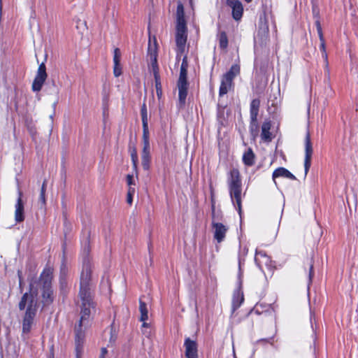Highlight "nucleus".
Here are the masks:
<instances>
[{
	"instance_id": "f257e3e1",
	"label": "nucleus",
	"mask_w": 358,
	"mask_h": 358,
	"mask_svg": "<svg viewBox=\"0 0 358 358\" xmlns=\"http://www.w3.org/2000/svg\"><path fill=\"white\" fill-rule=\"evenodd\" d=\"M90 278V266L88 263H85L80 275V289L79 292L81 301V316L78 325L75 327L76 342H79V340L83 338L82 327L88 324L91 308H94L89 288Z\"/></svg>"
},
{
	"instance_id": "f03ea898",
	"label": "nucleus",
	"mask_w": 358,
	"mask_h": 358,
	"mask_svg": "<svg viewBox=\"0 0 358 358\" xmlns=\"http://www.w3.org/2000/svg\"><path fill=\"white\" fill-rule=\"evenodd\" d=\"M19 308L21 310L26 309L22 320V332L28 334L31 331L38 309L37 294L32 291L25 293L19 303Z\"/></svg>"
},
{
	"instance_id": "7ed1b4c3",
	"label": "nucleus",
	"mask_w": 358,
	"mask_h": 358,
	"mask_svg": "<svg viewBox=\"0 0 358 358\" xmlns=\"http://www.w3.org/2000/svg\"><path fill=\"white\" fill-rule=\"evenodd\" d=\"M227 185L231 202L241 217L242 181L237 169H232L228 173Z\"/></svg>"
},
{
	"instance_id": "20e7f679",
	"label": "nucleus",
	"mask_w": 358,
	"mask_h": 358,
	"mask_svg": "<svg viewBox=\"0 0 358 358\" xmlns=\"http://www.w3.org/2000/svg\"><path fill=\"white\" fill-rule=\"evenodd\" d=\"M184 15V7L182 3H178L176 12L177 22L176 32L177 57L181 55L185 52L187 38V29Z\"/></svg>"
},
{
	"instance_id": "39448f33",
	"label": "nucleus",
	"mask_w": 358,
	"mask_h": 358,
	"mask_svg": "<svg viewBox=\"0 0 358 358\" xmlns=\"http://www.w3.org/2000/svg\"><path fill=\"white\" fill-rule=\"evenodd\" d=\"M240 73V67L237 64L232 65L230 69L224 73L220 82L219 96H222L227 94L233 89L234 79Z\"/></svg>"
},
{
	"instance_id": "423d86ee",
	"label": "nucleus",
	"mask_w": 358,
	"mask_h": 358,
	"mask_svg": "<svg viewBox=\"0 0 358 358\" xmlns=\"http://www.w3.org/2000/svg\"><path fill=\"white\" fill-rule=\"evenodd\" d=\"M212 226L214 229V238L218 243H220L224 239L228 228L223 224L216 222L217 218L213 205L212 206Z\"/></svg>"
},
{
	"instance_id": "0eeeda50",
	"label": "nucleus",
	"mask_w": 358,
	"mask_h": 358,
	"mask_svg": "<svg viewBox=\"0 0 358 358\" xmlns=\"http://www.w3.org/2000/svg\"><path fill=\"white\" fill-rule=\"evenodd\" d=\"M47 77L48 75L46 73L45 65L44 63H41L38 68L36 77L32 83L33 91L39 92L41 90Z\"/></svg>"
},
{
	"instance_id": "6e6552de",
	"label": "nucleus",
	"mask_w": 358,
	"mask_h": 358,
	"mask_svg": "<svg viewBox=\"0 0 358 358\" xmlns=\"http://www.w3.org/2000/svg\"><path fill=\"white\" fill-rule=\"evenodd\" d=\"M313 154V146L310 141V134L308 132L305 137V158L304 169L305 176L307 175L311 165V157Z\"/></svg>"
},
{
	"instance_id": "1a4fd4ad",
	"label": "nucleus",
	"mask_w": 358,
	"mask_h": 358,
	"mask_svg": "<svg viewBox=\"0 0 358 358\" xmlns=\"http://www.w3.org/2000/svg\"><path fill=\"white\" fill-rule=\"evenodd\" d=\"M227 5L232 9V15L234 20H238L242 17L243 7L238 0H227Z\"/></svg>"
},
{
	"instance_id": "9d476101",
	"label": "nucleus",
	"mask_w": 358,
	"mask_h": 358,
	"mask_svg": "<svg viewBox=\"0 0 358 358\" xmlns=\"http://www.w3.org/2000/svg\"><path fill=\"white\" fill-rule=\"evenodd\" d=\"M54 299L53 292L51 288L50 279L48 276V279L45 281L43 292V302L45 305H48L52 302Z\"/></svg>"
},
{
	"instance_id": "9b49d317",
	"label": "nucleus",
	"mask_w": 358,
	"mask_h": 358,
	"mask_svg": "<svg viewBox=\"0 0 358 358\" xmlns=\"http://www.w3.org/2000/svg\"><path fill=\"white\" fill-rule=\"evenodd\" d=\"M185 348V356L187 358H197L196 343L189 338H187L184 343Z\"/></svg>"
},
{
	"instance_id": "f8f14e48",
	"label": "nucleus",
	"mask_w": 358,
	"mask_h": 358,
	"mask_svg": "<svg viewBox=\"0 0 358 358\" xmlns=\"http://www.w3.org/2000/svg\"><path fill=\"white\" fill-rule=\"evenodd\" d=\"M18 195L17 203L15 204V220L17 222H21L24 220V205L22 201V192L19 191Z\"/></svg>"
},
{
	"instance_id": "ddd939ff",
	"label": "nucleus",
	"mask_w": 358,
	"mask_h": 358,
	"mask_svg": "<svg viewBox=\"0 0 358 358\" xmlns=\"http://www.w3.org/2000/svg\"><path fill=\"white\" fill-rule=\"evenodd\" d=\"M255 260L259 268H262L263 266H271V260L270 257L264 251L257 250Z\"/></svg>"
},
{
	"instance_id": "4468645a",
	"label": "nucleus",
	"mask_w": 358,
	"mask_h": 358,
	"mask_svg": "<svg viewBox=\"0 0 358 358\" xmlns=\"http://www.w3.org/2000/svg\"><path fill=\"white\" fill-rule=\"evenodd\" d=\"M271 127V121L265 120L262 125L261 138L264 142H271L272 134L270 132Z\"/></svg>"
},
{
	"instance_id": "2eb2a0df",
	"label": "nucleus",
	"mask_w": 358,
	"mask_h": 358,
	"mask_svg": "<svg viewBox=\"0 0 358 358\" xmlns=\"http://www.w3.org/2000/svg\"><path fill=\"white\" fill-rule=\"evenodd\" d=\"M178 96H179V105L182 107L185 105L187 95L188 83H178Z\"/></svg>"
},
{
	"instance_id": "dca6fc26",
	"label": "nucleus",
	"mask_w": 358,
	"mask_h": 358,
	"mask_svg": "<svg viewBox=\"0 0 358 358\" xmlns=\"http://www.w3.org/2000/svg\"><path fill=\"white\" fill-rule=\"evenodd\" d=\"M273 179L275 180L276 178L282 177L289 178L290 180H296V177L289 172L287 169L283 167L276 169L273 173Z\"/></svg>"
},
{
	"instance_id": "f3484780",
	"label": "nucleus",
	"mask_w": 358,
	"mask_h": 358,
	"mask_svg": "<svg viewBox=\"0 0 358 358\" xmlns=\"http://www.w3.org/2000/svg\"><path fill=\"white\" fill-rule=\"evenodd\" d=\"M150 147H143L141 153V164L145 170L150 169Z\"/></svg>"
},
{
	"instance_id": "a211bd4d",
	"label": "nucleus",
	"mask_w": 358,
	"mask_h": 358,
	"mask_svg": "<svg viewBox=\"0 0 358 358\" xmlns=\"http://www.w3.org/2000/svg\"><path fill=\"white\" fill-rule=\"evenodd\" d=\"M259 106L260 101L259 99H255L251 101L250 108V120L254 121H255V120H257Z\"/></svg>"
},
{
	"instance_id": "6ab92c4d",
	"label": "nucleus",
	"mask_w": 358,
	"mask_h": 358,
	"mask_svg": "<svg viewBox=\"0 0 358 358\" xmlns=\"http://www.w3.org/2000/svg\"><path fill=\"white\" fill-rule=\"evenodd\" d=\"M268 35V27L266 22L261 21L259 25V30L257 34V37H259L262 41L266 40Z\"/></svg>"
},
{
	"instance_id": "aec40b11",
	"label": "nucleus",
	"mask_w": 358,
	"mask_h": 358,
	"mask_svg": "<svg viewBox=\"0 0 358 358\" xmlns=\"http://www.w3.org/2000/svg\"><path fill=\"white\" fill-rule=\"evenodd\" d=\"M243 161L247 166H252L255 164V154L252 149L249 148L247 152L243 154Z\"/></svg>"
},
{
	"instance_id": "412c9836",
	"label": "nucleus",
	"mask_w": 358,
	"mask_h": 358,
	"mask_svg": "<svg viewBox=\"0 0 358 358\" xmlns=\"http://www.w3.org/2000/svg\"><path fill=\"white\" fill-rule=\"evenodd\" d=\"M139 310L141 313V321H146L148 319V310L146 303L141 300L139 301Z\"/></svg>"
},
{
	"instance_id": "4be33fe9",
	"label": "nucleus",
	"mask_w": 358,
	"mask_h": 358,
	"mask_svg": "<svg viewBox=\"0 0 358 358\" xmlns=\"http://www.w3.org/2000/svg\"><path fill=\"white\" fill-rule=\"evenodd\" d=\"M143 147H150L148 122L143 123Z\"/></svg>"
},
{
	"instance_id": "5701e85b",
	"label": "nucleus",
	"mask_w": 358,
	"mask_h": 358,
	"mask_svg": "<svg viewBox=\"0 0 358 358\" xmlns=\"http://www.w3.org/2000/svg\"><path fill=\"white\" fill-rule=\"evenodd\" d=\"M250 132L252 138L255 140L259 134V125L257 120H255V121L250 120Z\"/></svg>"
},
{
	"instance_id": "b1692460",
	"label": "nucleus",
	"mask_w": 358,
	"mask_h": 358,
	"mask_svg": "<svg viewBox=\"0 0 358 358\" xmlns=\"http://www.w3.org/2000/svg\"><path fill=\"white\" fill-rule=\"evenodd\" d=\"M129 150H130V153H131V158L134 169L136 170L138 162V157L136 149L135 147H130Z\"/></svg>"
},
{
	"instance_id": "393cba45",
	"label": "nucleus",
	"mask_w": 358,
	"mask_h": 358,
	"mask_svg": "<svg viewBox=\"0 0 358 358\" xmlns=\"http://www.w3.org/2000/svg\"><path fill=\"white\" fill-rule=\"evenodd\" d=\"M218 38L220 48L222 49L226 48L228 45L227 34L224 32H221L218 35Z\"/></svg>"
},
{
	"instance_id": "a878e982",
	"label": "nucleus",
	"mask_w": 358,
	"mask_h": 358,
	"mask_svg": "<svg viewBox=\"0 0 358 358\" xmlns=\"http://www.w3.org/2000/svg\"><path fill=\"white\" fill-rule=\"evenodd\" d=\"M155 87H156V92L157 96L158 99H161L162 96V85L161 83L157 76V73L155 72Z\"/></svg>"
},
{
	"instance_id": "bb28decb",
	"label": "nucleus",
	"mask_w": 358,
	"mask_h": 358,
	"mask_svg": "<svg viewBox=\"0 0 358 358\" xmlns=\"http://www.w3.org/2000/svg\"><path fill=\"white\" fill-rule=\"evenodd\" d=\"M187 70L180 69L178 83H188L187 81Z\"/></svg>"
},
{
	"instance_id": "cd10ccee",
	"label": "nucleus",
	"mask_w": 358,
	"mask_h": 358,
	"mask_svg": "<svg viewBox=\"0 0 358 358\" xmlns=\"http://www.w3.org/2000/svg\"><path fill=\"white\" fill-rule=\"evenodd\" d=\"M320 50L322 52V57L324 59V60L327 62V54L325 50V42L324 39L323 35H322V38H320Z\"/></svg>"
},
{
	"instance_id": "c85d7f7f",
	"label": "nucleus",
	"mask_w": 358,
	"mask_h": 358,
	"mask_svg": "<svg viewBox=\"0 0 358 358\" xmlns=\"http://www.w3.org/2000/svg\"><path fill=\"white\" fill-rule=\"evenodd\" d=\"M121 59V52L119 48H115L114 50V55H113V62L114 64L120 63Z\"/></svg>"
},
{
	"instance_id": "c756f323",
	"label": "nucleus",
	"mask_w": 358,
	"mask_h": 358,
	"mask_svg": "<svg viewBox=\"0 0 358 358\" xmlns=\"http://www.w3.org/2000/svg\"><path fill=\"white\" fill-rule=\"evenodd\" d=\"M113 73L115 77H118L122 74V66L120 63L114 64Z\"/></svg>"
},
{
	"instance_id": "7c9ffc66",
	"label": "nucleus",
	"mask_w": 358,
	"mask_h": 358,
	"mask_svg": "<svg viewBox=\"0 0 358 358\" xmlns=\"http://www.w3.org/2000/svg\"><path fill=\"white\" fill-rule=\"evenodd\" d=\"M141 113L142 117V123L148 122L147 108L145 104H143L141 108Z\"/></svg>"
},
{
	"instance_id": "2f4dec72",
	"label": "nucleus",
	"mask_w": 358,
	"mask_h": 358,
	"mask_svg": "<svg viewBox=\"0 0 358 358\" xmlns=\"http://www.w3.org/2000/svg\"><path fill=\"white\" fill-rule=\"evenodd\" d=\"M134 192H135L134 188L129 187L128 192H127V201L130 205L132 203V196L134 194Z\"/></svg>"
},
{
	"instance_id": "473e14b6",
	"label": "nucleus",
	"mask_w": 358,
	"mask_h": 358,
	"mask_svg": "<svg viewBox=\"0 0 358 358\" xmlns=\"http://www.w3.org/2000/svg\"><path fill=\"white\" fill-rule=\"evenodd\" d=\"M313 275H314L313 264V262L311 261L310 264V268H309L308 285L312 282V280H313Z\"/></svg>"
},
{
	"instance_id": "72a5a7b5",
	"label": "nucleus",
	"mask_w": 358,
	"mask_h": 358,
	"mask_svg": "<svg viewBox=\"0 0 358 358\" xmlns=\"http://www.w3.org/2000/svg\"><path fill=\"white\" fill-rule=\"evenodd\" d=\"M315 25L317 27V31L319 38H322V35H323V34H322V27H321V24H320V22L318 18L315 19Z\"/></svg>"
},
{
	"instance_id": "f704fd0d",
	"label": "nucleus",
	"mask_w": 358,
	"mask_h": 358,
	"mask_svg": "<svg viewBox=\"0 0 358 358\" xmlns=\"http://www.w3.org/2000/svg\"><path fill=\"white\" fill-rule=\"evenodd\" d=\"M187 68H188V64H187V57H184V58L182 59L180 69L187 70Z\"/></svg>"
},
{
	"instance_id": "c9c22d12",
	"label": "nucleus",
	"mask_w": 358,
	"mask_h": 358,
	"mask_svg": "<svg viewBox=\"0 0 358 358\" xmlns=\"http://www.w3.org/2000/svg\"><path fill=\"white\" fill-rule=\"evenodd\" d=\"M127 182L128 185L131 186L133 183V176L131 175H127Z\"/></svg>"
},
{
	"instance_id": "e433bc0d",
	"label": "nucleus",
	"mask_w": 358,
	"mask_h": 358,
	"mask_svg": "<svg viewBox=\"0 0 358 358\" xmlns=\"http://www.w3.org/2000/svg\"><path fill=\"white\" fill-rule=\"evenodd\" d=\"M313 14L315 19L318 18V10L316 7H313Z\"/></svg>"
},
{
	"instance_id": "4c0bfd02",
	"label": "nucleus",
	"mask_w": 358,
	"mask_h": 358,
	"mask_svg": "<svg viewBox=\"0 0 358 358\" xmlns=\"http://www.w3.org/2000/svg\"><path fill=\"white\" fill-rule=\"evenodd\" d=\"M39 199L44 203L45 201V193L41 192Z\"/></svg>"
},
{
	"instance_id": "58836bf2",
	"label": "nucleus",
	"mask_w": 358,
	"mask_h": 358,
	"mask_svg": "<svg viewBox=\"0 0 358 358\" xmlns=\"http://www.w3.org/2000/svg\"><path fill=\"white\" fill-rule=\"evenodd\" d=\"M45 188H46V182L44 181L43 185H42V187H41V192H43L45 193Z\"/></svg>"
},
{
	"instance_id": "ea45409f",
	"label": "nucleus",
	"mask_w": 358,
	"mask_h": 358,
	"mask_svg": "<svg viewBox=\"0 0 358 358\" xmlns=\"http://www.w3.org/2000/svg\"><path fill=\"white\" fill-rule=\"evenodd\" d=\"M151 59H152V62L153 64L156 63L157 62V58H156V55L154 54V55H152L151 54Z\"/></svg>"
},
{
	"instance_id": "a19ab883",
	"label": "nucleus",
	"mask_w": 358,
	"mask_h": 358,
	"mask_svg": "<svg viewBox=\"0 0 358 358\" xmlns=\"http://www.w3.org/2000/svg\"><path fill=\"white\" fill-rule=\"evenodd\" d=\"M145 321L143 322V324H142V327H148V324L145 322Z\"/></svg>"
},
{
	"instance_id": "79ce46f5",
	"label": "nucleus",
	"mask_w": 358,
	"mask_h": 358,
	"mask_svg": "<svg viewBox=\"0 0 358 358\" xmlns=\"http://www.w3.org/2000/svg\"><path fill=\"white\" fill-rule=\"evenodd\" d=\"M246 2L250 3L252 1V0H245Z\"/></svg>"
}]
</instances>
